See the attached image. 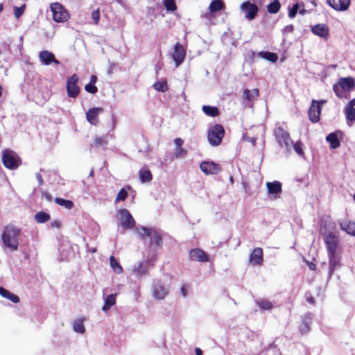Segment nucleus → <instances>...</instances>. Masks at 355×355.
Listing matches in <instances>:
<instances>
[{
	"label": "nucleus",
	"mask_w": 355,
	"mask_h": 355,
	"mask_svg": "<svg viewBox=\"0 0 355 355\" xmlns=\"http://www.w3.org/2000/svg\"><path fill=\"white\" fill-rule=\"evenodd\" d=\"M186 56V51L184 46L179 42H177L174 46L173 59L175 63L176 67L180 65Z\"/></svg>",
	"instance_id": "f3484780"
},
{
	"label": "nucleus",
	"mask_w": 355,
	"mask_h": 355,
	"mask_svg": "<svg viewBox=\"0 0 355 355\" xmlns=\"http://www.w3.org/2000/svg\"><path fill=\"white\" fill-rule=\"evenodd\" d=\"M110 264L116 273L120 274L123 272L122 266L120 265L116 258L112 255L110 257Z\"/></svg>",
	"instance_id": "58836bf2"
},
{
	"label": "nucleus",
	"mask_w": 355,
	"mask_h": 355,
	"mask_svg": "<svg viewBox=\"0 0 355 355\" xmlns=\"http://www.w3.org/2000/svg\"><path fill=\"white\" fill-rule=\"evenodd\" d=\"M163 3L168 11L174 12L178 8L175 0H164Z\"/></svg>",
	"instance_id": "a18cd8bd"
},
{
	"label": "nucleus",
	"mask_w": 355,
	"mask_h": 355,
	"mask_svg": "<svg viewBox=\"0 0 355 355\" xmlns=\"http://www.w3.org/2000/svg\"><path fill=\"white\" fill-rule=\"evenodd\" d=\"M195 352L196 355H203L202 351L198 347L195 349Z\"/></svg>",
	"instance_id": "69168bd1"
},
{
	"label": "nucleus",
	"mask_w": 355,
	"mask_h": 355,
	"mask_svg": "<svg viewBox=\"0 0 355 355\" xmlns=\"http://www.w3.org/2000/svg\"><path fill=\"white\" fill-rule=\"evenodd\" d=\"M50 219V214L43 211H39L35 215V220L37 223H44Z\"/></svg>",
	"instance_id": "f704fd0d"
},
{
	"label": "nucleus",
	"mask_w": 355,
	"mask_h": 355,
	"mask_svg": "<svg viewBox=\"0 0 355 355\" xmlns=\"http://www.w3.org/2000/svg\"><path fill=\"white\" fill-rule=\"evenodd\" d=\"M3 9V3H0V12H2Z\"/></svg>",
	"instance_id": "338daca9"
},
{
	"label": "nucleus",
	"mask_w": 355,
	"mask_h": 355,
	"mask_svg": "<svg viewBox=\"0 0 355 355\" xmlns=\"http://www.w3.org/2000/svg\"><path fill=\"white\" fill-rule=\"evenodd\" d=\"M19 235L20 230L10 224L4 227L1 239L5 246L15 251L18 249Z\"/></svg>",
	"instance_id": "f257e3e1"
},
{
	"label": "nucleus",
	"mask_w": 355,
	"mask_h": 355,
	"mask_svg": "<svg viewBox=\"0 0 355 355\" xmlns=\"http://www.w3.org/2000/svg\"><path fill=\"white\" fill-rule=\"evenodd\" d=\"M168 292L165 287L161 284H155L153 288L154 297L158 300H162L167 295Z\"/></svg>",
	"instance_id": "b1692460"
},
{
	"label": "nucleus",
	"mask_w": 355,
	"mask_h": 355,
	"mask_svg": "<svg viewBox=\"0 0 355 355\" xmlns=\"http://www.w3.org/2000/svg\"><path fill=\"white\" fill-rule=\"evenodd\" d=\"M307 264H308V266H309L310 270H315L316 269V266H315V264L314 263H313V262H308Z\"/></svg>",
	"instance_id": "680f3d73"
},
{
	"label": "nucleus",
	"mask_w": 355,
	"mask_h": 355,
	"mask_svg": "<svg viewBox=\"0 0 355 355\" xmlns=\"http://www.w3.org/2000/svg\"><path fill=\"white\" fill-rule=\"evenodd\" d=\"M136 231L142 239H145L146 237H150L149 247L156 248H162L163 237L159 230L150 227H137Z\"/></svg>",
	"instance_id": "f03ea898"
},
{
	"label": "nucleus",
	"mask_w": 355,
	"mask_h": 355,
	"mask_svg": "<svg viewBox=\"0 0 355 355\" xmlns=\"http://www.w3.org/2000/svg\"><path fill=\"white\" fill-rule=\"evenodd\" d=\"M259 55L272 62H276L278 60V55L275 53L269 51H261L259 53Z\"/></svg>",
	"instance_id": "4c0bfd02"
},
{
	"label": "nucleus",
	"mask_w": 355,
	"mask_h": 355,
	"mask_svg": "<svg viewBox=\"0 0 355 355\" xmlns=\"http://www.w3.org/2000/svg\"><path fill=\"white\" fill-rule=\"evenodd\" d=\"M104 111L103 107L89 108L86 112V119L89 123L96 125L99 123L98 115Z\"/></svg>",
	"instance_id": "6ab92c4d"
},
{
	"label": "nucleus",
	"mask_w": 355,
	"mask_h": 355,
	"mask_svg": "<svg viewBox=\"0 0 355 355\" xmlns=\"http://www.w3.org/2000/svg\"><path fill=\"white\" fill-rule=\"evenodd\" d=\"M281 8V3L279 0H273L267 6V11L270 14L277 13Z\"/></svg>",
	"instance_id": "e433bc0d"
},
{
	"label": "nucleus",
	"mask_w": 355,
	"mask_h": 355,
	"mask_svg": "<svg viewBox=\"0 0 355 355\" xmlns=\"http://www.w3.org/2000/svg\"><path fill=\"white\" fill-rule=\"evenodd\" d=\"M339 226L347 234L355 236V222H340L339 223Z\"/></svg>",
	"instance_id": "a878e982"
},
{
	"label": "nucleus",
	"mask_w": 355,
	"mask_h": 355,
	"mask_svg": "<svg viewBox=\"0 0 355 355\" xmlns=\"http://www.w3.org/2000/svg\"><path fill=\"white\" fill-rule=\"evenodd\" d=\"M225 8V4L223 0H213L209 6L210 12H217Z\"/></svg>",
	"instance_id": "cd10ccee"
},
{
	"label": "nucleus",
	"mask_w": 355,
	"mask_h": 355,
	"mask_svg": "<svg viewBox=\"0 0 355 355\" xmlns=\"http://www.w3.org/2000/svg\"><path fill=\"white\" fill-rule=\"evenodd\" d=\"M92 18L93 19L94 24H98L100 19V10L99 9H96L92 11Z\"/></svg>",
	"instance_id": "864d4df0"
},
{
	"label": "nucleus",
	"mask_w": 355,
	"mask_h": 355,
	"mask_svg": "<svg viewBox=\"0 0 355 355\" xmlns=\"http://www.w3.org/2000/svg\"><path fill=\"white\" fill-rule=\"evenodd\" d=\"M327 103V100H312L311 106L308 111L309 119L313 123L320 120L322 105Z\"/></svg>",
	"instance_id": "1a4fd4ad"
},
{
	"label": "nucleus",
	"mask_w": 355,
	"mask_h": 355,
	"mask_svg": "<svg viewBox=\"0 0 355 355\" xmlns=\"http://www.w3.org/2000/svg\"><path fill=\"white\" fill-rule=\"evenodd\" d=\"M259 96V90L257 88H254L252 90L249 89H245L243 91L242 98L244 104L250 107H252L254 102Z\"/></svg>",
	"instance_id": "ddd939ff"
},
{
	"label": "nucleus",
	"mask_w": 355,
	"mask_h": 355,
	"mask_svg": "<svg viewBox=\"0 0 355 355\" xmlns=\"http://www.w3.org/2000/svg\"><path fill=\"white\" fill-rule=\"evenodd\" d=\"M85 90L88 93L94 94L98 92V87L94 84L89 83L85 85Z\"/></svg>",
	"instance_id": "09e8293b"
},
{
	"label": "nucleus",
	"mask_w": 355,
	"mask_h": 355,
	"mask_svg": "<svg viewBox=\"0 0 355 355\" xmlns=\"http://www.w3.org/2000/svg\"><path fill=\"white\" fill-rule=\"evenodd\" d=\"M42 196L48 200L51 201L52 200V196L49 193H43Z\"/></svg>",
	"instance_id": "bf43d9fd"
},
{
	"label": "nucleus",
	"mask_w": 355,
	"mask_h": 355,
	"mask_svg": "<svg viewBox=\"0 0 355 355\" xmlns=\"http://www.w3.org/2000/svg\"><path fill=\"white\" fill-rule=\"evenodd\" d=\"M53 19L57 23H63L68 21L70 14L67 10L60 3H53L50 6Z\"/></svg>",
	"instance_id": "39448f33"
},
{
	"label": "nucleus",
	"mask_w": 355,
	"mask_h": 355,
	"mask_svg": "<svg viewBox=\"0 0 355 355\" xmlns=\"http://www.w3.org/2000/svg\"><path fill=\"white\" fill-rule=\"evenodd\" d=\"M139 176L141 182H148L153 179V175L148 167H143L139 172Z\"/></svg>",
	"instance_id": "bb28decb"
},
{
	"label": "nucleus",
	"mask_w": 355,
	"mask_h": 355,
	"mask_svg": "<svg viewBox=\"0 0 355 355\" xmlns=\"http://www.w3.org/2000/svg\"><path fill=\"white\" fill-rule=\"evenodd\" d=\"M200 170L206 175L217 174L221 168L218 164L213 162L204 161L200 164Z\"/></svg>",
	"instance_id": "dca6fc26"
},
{
	"label": "nucleus",
	"mask_w": 355,
	"mask_h": 355,
	"mask_svg": "<svg viewBox=\"0 0 355 355\" xmlns=\"http://www.w3.org/2000/svg\"><path fill=\"white\" fill-rule=\"evenodd\" d=\"M225 130L221 124H215L207 132V139L211 146H217L222 142Z\"/></svg>",
	"instance_id": "20e7f679"
},
{
	"label": "nucleus",
	"mask_w": 355,
	"mask_h": 355,
	"mask_svg": "<svg viewBox=\"0 0 355 355\" xmlns=\"http://www.w3.org/2000/svg\"><path fill=\"white\" fill-rule=\"evenodd\" d=\"M329 275H331L335 268L339 265V260L337 259L336 253H328Z\"/></svg>",
	"instance_id": "2f4dec72"
},
{
	"label": "nucleus",
	"mask_w": 355,
	"mask_h": 355,
	"mask_svg": "<svg viewBox=\"0 0 355 355\" xmlns=\"http://www.w3.org/2000/svg\"><path fill=\"white\" fill-rule=\"evenodd\" d=\"M116 303V295H109L105 301V304L102 307L103 311L108 310L111 306H114Z\"/></svg>",
	"instance_id": "ea45409f"
},
{
	"label": "nucleus",
	"mask_w": 355,
	"mask_h": 355,
	"mask_svg": "<svg viewBox=\"0 0 355 355\" xmlns=\"http://www.w3.org/2000/svg\"><path fill=\"white\" fill-rule=\"evenodd\" d=\"M320 233L324 236V233H330L331 234H338L336 230V224L329 217L323 219L320 224Z\"/></svg>",
	"instance_id": "2eb2a0df"
},
{
	"label": "nucleus",
	"mask_w": 355,
	"mask_h": 355,
	"mask_svg": "<svg viewBox=\"0 0 355 355\" xmlns=\"http://www.w3.org/2000/svg\"><path fill=\"white\" fill-rule=\"evenodd\" d=\"M241 9L245 14V17L250 20L255 18L257 15L259 8L258 6L254 3L247 1L241 5Z\"/></svg>",
	"instance_id": "4468645a"
},
{
	"label": "nucleus",
	"mask_w": 355,
	"mask_h": 355,
	"mask_svg": "<svg viewBox=\"0 0 355 355\" xmlns=\"http://www.w3.org/2000/svg\"><path fill=\"white\" fill-rule=\"evenodd\" d=\"M327 4L336 11H345L348 10L350 0H327Z\"/></svg>",
	"instance_id": "412c9836"
},
{
	"label": "nucleus",
	"mask_w": 355,
	"mask_h": 355,
	"mask_svg": "<svg viewBox=\"0 0 355 355\" xmlns=\"http://www.w3.org/2000/svg\"><path fill=\"white\" fill-rule=\"evenodd\" d=\"M26 8V5L25 3L22 4L20 7L14 6L13 7V14L16 19H19L21 17Z\"/></svg>",
	"instance_id": "37998d69"
},
{
	"label": "nucleus",
	"mask_w": 355,
	"mask_h": 355,
	"mask_svg": "<svg viewBox=\"0 0 355 355\" xmlns=\"http://www.w3.org/2000/svg\"><path fill=\"white\" fill-rule=\"evenodd\" d=\"M107 144V136L96 137L94 138L93 144L91 145L92 147L99 148Z\"/></svg>",
	"instance_id": "a19ab883"
},
{
	"label": "nucleus",
	"mask_w": 355,
	"mask_h": 355,
	"mask_svg": "<svg viewBox=\"0 0 355 355\" xmlns=\"http://www.w3.org/2000/svg\"><path fill=\"white\" fill-rule=\"evenodd\" d=\"M326 140L329 142L330 146L333 149L338 148L340 146V143L336 133L331 132L326 137Z\"/></svg>",
	"instance_id": "72a5a7b5"
},
{
	"label": "nucleus",
	"mask_w": 355,
	"mask_h": 355,
	"mask_svg": "<svg viewBox=\"0 0 355 355\" xmlns=\"http://www.w3.org/2000/svg\"><path fill=\"white\" fill-rule=\"evenodd\" d=\"M39 57L45 65H49L52 63L57 65L60 64V61L55 58L54 54L47 50L42 51L40 53Z\"/></svg>",
	"instance_id": "4be33fe9"
},
{
	"label": "nucleus",
	"mask_w": 355,
	"mask_h": 355,
	"mask_svg": "<svg viewBox=\"0 0 355 355\" xmlns=\"http://www.w3.org/2000/svg\"><path fill=\"white\" fill-rule=\"evenodd\" d=\"M299 8H300L299 3H295L288 11V17L290 18H294L296 16L298 10H299Z\"/></svg>",
	"instance_id": "8fccbe9b"
},
{
	"label": "nucleus",
	"mask_w": 355,
	"mask_h": 355,
	"mask_svg": "<svg viewBox=\"0 0 355 355\" xmlns=\"http://www.w3.org/2000/svg\"><path fill=\"white\" fill-rule=\"evenodd\" d=\"M323 238L328 253H336L339 241L338 234L324 233V236H323Z\"/></svg>",
	"instance_id": "f8f14e48"
},
{
	"label": "nucleus",
	"mask_w": 355,
	"mask_h": 355,
	"mask_svg": "<svg viewBox=\"0 0 355 355\" xmlns=\"http://www.w3.org/2000/svg\"><path fill=\"white\" fill-rule=\"evenodd\" d=\"M54 202L57 205H58L61 207H64L67 209H71L74 206V204L71 200L63 199V198H58V197H56L54 199Z\"/></svg>",
	"instance_id": "c9c22d12"
},
{
	"label": "nucleus",
	"mask_w": 355,
	"mask_h": 355,
	"mask_svg": "<svg viewBox=\"0 0 355 355\" xmlns=\"http://www.w3.org/2000/svg\"><path fill=\"white\" fill-rule=\"evenodd\" d=\"M344 112L347 124L351 125L355 121V108L345 106Z\"/></svg>",
	"instance_id": "473e14b6"
},
{
	"label": "nucleus",
	"mask_w": 355,
	"mask_h": 355,
	"mask_svg": "<svg viewBox=\"0 0 355 355\" xmlns=\"http://www.w3.org/2000/svg\"><path fill=\"white\" fill-rule=\"evenodd\" d=\"M266 187L270 194H277L282 191V184L277 181L267 182Z\"/></svg>",
	"instance_id": "c85d7f7f"
},
{
	"label": "nucleus",
	"mask_w": 355,
	"mask_h": 355,
	"mask_svg": "<svg viewBox=\"0 0 355 355\" xmlns=\"http://www.w3.org/2000/svg\"><path fill=\"white\" fill-rule=\"evenodd\" d=\"M120 223L124 229L131 230L135 226V220L130 211L126 209L119 211Z\"/></svg>",
	"instance_id": "9b49d317"
},
{
	"label": "nucleus",
	"mask_w": 355,
	"mask_h": 355,
	"mask_svg": "<svg viewBox=\"0 0 355 355\" xmlns=\"http://www.w3.org/2000/svg\"><path fill=\"white\" fill-rule=\"evenodd\" d=\"M263 261V251L261 248H255L250 254L249 262L253 266H261Z\"/></svg>",
	"instance_id": "a211bd4d"
},
{
	"label": "nucleus",
	"mask_w": 355,
	"mask_h": 355,
	"mask_svg": "<svg viewBox=\"0 0 355 355\" xmlns=\"http://www.w3.org/2000/svg\"><path fill=\"white\" fill-rule=\"evenodd\" d=\"M79 81V77L76 73H73L69 76L66 83V89L67 96L69 98H76L80 93V88L78 83Z\"/></svg>",
	"instance_id": "6e6552de"
},
{
	"label": "nucleus",
	"mask_w": 355,
	"mask_h": 355,
	"mask_svg": "<svg viewBox=\"0 0 355 355\" xmlns=\"http://www.w3.org/2000/svg\"><path fill=\"white\" fill-rule=\"evenodd\" d=\"M156 258L151 259L144 260L138 263L137 266H135L132 269L133 272L138 277H142L147 274L149 268H153L155 266Z\"/></svg>",
	"instance_id": "9d476101"
},
{
	"label": "nucleus",
	"mask_w": 355,
	"mask_h": 355,
	"mask_svg": "<svg viewBox=\"0 0 355 355\" xmlns=\"http://www.w3.org/2000/svg\"><path fill=\"white\" fill-rule=\"evenodd\" d=\"M73 329L76 332L83 334L85 331V328L83 320H77L73 323Z\"/></svg>",
	"instance_id": "c03bdc74"
},
{
	"label": "nucleus",
	"mask_w": 355,
	"mask_h": 355,
	"mask_svg": "<svg viewBox=\"0 0 355 355\" xmlns=\"http://www.w3.org/2000/svg\"><path fill=\"white\" fill-rule=\"evenodd\" d=\"M202 110L207 116L211 117L218 116L220 114L218 108L216 106L203 105Z\"/></svg>",
	"instance_id": "c756f323"
},
{
	"label": "nucleus",
	"mask_w": 355,
	"mask_h": 355,
	"mask_svg": "<svg viewBox=\"0 0 355 355\" xmlns=\"http://www.w3.org/2000/svg\"><path fill=\"white\" fill-rule=\"evenodd\" d=\"M274 136L281 147L285 148L288 150H290L293 141L286 130L282 127H277L274 130Z\"/></svg>",
	"instance_id": "423d86ee"
},
{
	"label": "nucleus",
	"mask_w": 355,
	"mask_h": 355,
	"mask_svg": "<svg viewBox=\"0 0 355 355\" xmlns=\"http://www.w3.org/2000/svg\"><path fill=\"white\" fill-rule=\"evenodd\" d=\"M355 87V80L352 77L340 78L338 84L333 86V90L338 97H341L340 90L349 92Z\"/></svg>",
	"instance_id": "0eeeda50"
},
{
	"label": "nucleus",
	"mask_w": 355,
	"mask_h": 355,
	"mask_svg": "<svg viewBox=\"0 0 355 355\" xmlns=\"http://www.w3.org/2000/svg\"><path fill=\"white\" fill-rule=\"evenodd\" d=\"M155 90L164 92L168 89V85L166 80L157 81L153 85Z\"/></svg>",
	"instance_id": "79ce46f5"
},
{
	"label": "nucleus",
	"mask_w": 355,
	"mask_h": 355,
	"mask_svg": "<svg viewBox=\"0 0 355 355\" xmlns=\"http://www.w3.org/2000/svg\"><path fill=\"white\" fill-rule=\"evenodd\" d=\"M306 301L311 304H315V299L313 296H306Z\"/></svg>",
	"instance_id": "13d9d810"
},
{
	"label": "nucleus",
	"mask_w": 355,
	"mask_h": 355,
	"mask_svg": "<svg viewBox=\"0 0 355 355\" xmlns=\"http://www.w3.org/2000/svg\"><path fill=\"white\" fill-rule=\"evenodd\" d=\"M2 163L6 168L15 170L21 165V159L15 151L6 149L2 152Z\"/></svg>",
	"instance_id": "7ed1b4c3"
},
{
	"label": "nucleus",
	"mask_w": 355,
	"mask_h": 355,
	"mask_svg": "<svg viewBox=\"0 0 355 355\" xmlns=\"http://www.w3.org/2000/svg\"><path fill=\"white\" fill-rule=\"evenodd\" d=\"M62 225V221L60 220H54L51 221L50 223V226L51 228L58 229V230L61 228Z\"/></svg>",
	"instance_id": "5fc2aeb1"
},
{
	"label": "nucleus",
	"mask_w": 355,
	"mask_h": 355,
	"mask_svg": "<svg viewBox=\"0 0 355 355\" xmlns=\"http://www.w3.org/2000/svg\"><path fill=\"white\" fill-rule=\"evenodd\" d=\"M258 306L263 310H270L273 307V304L269 300H260L257 302Z\"/></svg>",
	"instance_id": "49530a36"
},
{
	"label": "nucleus",
	"mask_w": 355,
	"mask_h": 355,
	"mask_svg": "<svg viewBox=\"0 0 355 355\" xmlns=\"http://www.w3.org/2000/svg\"><path fill=\"white\" fill-rule=\"evenodd\" d=\"M308 12H309V10H306L304 8L300 9L299 10V13L301 15H304L307 14Z\"/></svg>",
	"instance_id": "0e129e2a"
},
{
	"label": "nucleus",
	"mask_w": 355,
	"mask_h": 355,
	"mask_svg": "<svg viewBox=\"0 0 355 355\" xmlns=\"http://www.w3.org/2000/svg\"><path fill=\"white\" fill-rule=\"evenodd\" d=\"M181 291V293L183 297H186L187 296V288L185 286H182L180 289Z\"/></svg>",
	"instance_id": "e2e57ef3"
},
{
	"label": "nucleus",
	"mask_w": 355,
	"mask_h": 355,
	"mask_svg": "<svg viewBox=\"0 0 355 355\" xmlns=\"http://www.w3.org/2000/svg\"><path fill=\"white\" fill-rule=\"evenodd\" d=\"M187 151L183 148H177L175 153V158L184 157L187 155Z\"/></svg>",
	"instance_id": "603ef678"
},
{
	"label": "nucleus",
	"mask_w": 355,
	"mask_h": 355,
	"mask_svg": "<svg viewBox=\"0 0 355 355\" xmlns=\"http://www.w3.org/2000/svg\"><path fill=\"white\" fill-rule=\"evenodd\" d=\"M293 146L294 150L300 155H302L304 154L302 146V144L301 141H297L295 144H292Z\"/></svg>",
	"instance_id": "3c124183"
},
{
	"label": "nucleus",
	"mask_w": 355,
	"mask_h": 355,
	"mask_svg": "<svg viewBox=\"0 0 355 355\" xmlns=\"http://www.w3.org/2000/svg\"><path fill=\"white\" fill-rule=\"evenodd\" d=\"M311 32L319 37L327 39L329 37V29L325 24H318L311 28Z\"/></svg>",
	"instance_id": "5701e85b"
},
{
	"label": "nucleus",
	"mask_w": 355,
	"mask_h": 355,
	"mask_svg": "<svg viewBox=\"0 0 355 355\" xmlns=\"http://www.w3.org/2000/svg\"><path fill=\"white\" fill-rule=\"evenodd\" d=\"M355 106V98L349 101L346 105V107H354Z\"/></svg>",
	"instance_id": "052dcab7"
},
{
	"label": "nucleus",
	"mask_w": 355,
	"mask_h": 355,
	"mask_svg": "<svg viewBox=\"0 0 355 355\" xmlns=\"http://www.w3.org/2000/svg\"><path fill=\"white\" fill-rule=\"evenodd\" d=\"M128 196V193L125 189H121L116 195L115 202H118L119 201H124L127 198Z\"/></svg>",
	"instance_id": "de8ad7c7"
},
{
	"label": "nucleus",
	"mask_w": 355,
	"mask_h": 355,
	"mask_svg": "<svg viewBox=\"0 0 355 355\" xmlns=\"http://www.w3.org/2000/svg\"><path fill=\"white\" fill-rule=\"evenodd\" d=\"M0 295L14 303H18L19 302V297L17 295L11 293L9 291L3 287H0Z\"/></svg>",
	"instance_id": "7c9ffc66"
},
{
	"label": "nucleus",
	"mask_w": 355,
	"mask_h": 355,
	"mask_svg": "<svg viewBox=\"0 0 355 355\" xmlns=\"http://www.w3.org/2000/svg\"><path fill=\"white\" fill-rule=\"evenodd\" d=\"M312 321V317L310 315H306L304 318L301 324L299 326V330L302 334L308 333L311 329V324Z\"/></svg>",
	"instance_id": "393cba45"
},
{
	"label": "nucleus",
	"mask_w": 355,
	"mask_h": 355,
	"mask_svg": "<svg viewBox=\"0 0 355 355\" xmlns=\"http://www.w3.org/2000/svg\"><path fill=\"white\" fill-rule=\"evenodd\" d=\"M98 80V78L96 75H92L89 80V83L96 84Z\"/></svg>",
	"instance_id": "4d7b16f0"
},
{
	"label": "nucleus",
	"mask_w": 355,
	"mask_h": 355,
	"mask_svg": "<svg viewBox=\"0 0 355 355\" xmlns=\"http://www.w3.org/2000/svg\"><path fill=\"white\" fill-rule=\"evenodd\" d=\"M2 90H3V89H2L1 86L0 85V97L2 96Z\"/></svg>",
	"instance_id": "774afa93"
},
{
	"label": "nucleus",
	"mask_w": 355,
	"mask_h": 355,
	"mask_svg": "<svg viewBox=\"0 0 355 355\" xmlns=\"http://www.w3.org/2000/svg\"><path fill=\"white\" fill-rule=\"evenodd\" d=\"M174 143L177 148H182V146L184 144V141L181 138H176L174 139Z\"/></svg>",
	"instance_id": "6e6d98bb"
},
{
	"label": "nucleus",
	"mask_w": 355,
	"mask_h": 355,
	"mask_svg": "<svg viewBox=\"0 0 355 355\" xmlns=\"http://www.w3.org/2000/svg\"><path fill=\"white\" fill-rule=\"evenodd\" d=\"M189 259L194 261L207 262L209 261L208 255L200 248L191 249L189 253Z\"/></svg>",
	"instance_id": "aec40b11"
}]
</instances>
